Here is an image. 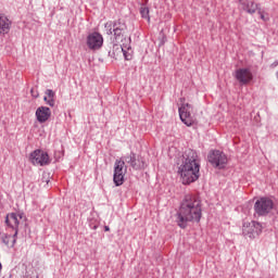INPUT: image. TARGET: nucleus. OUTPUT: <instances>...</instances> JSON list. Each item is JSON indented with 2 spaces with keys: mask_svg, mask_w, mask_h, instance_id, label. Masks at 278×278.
Returning a JSON list of instances; mask_svg holds the SVG:
<instances>
[{
  "mask_svg": "<svg viewBox=\"0 0 278 278\" xmlns=\"http://www.w3.org/2000/svg\"><path fill=\"white\" fill-rule=\"evenodd\" d=\"M202 215L203 210L199 195L186 194L176 213V223L180 229H186L188 223H201Z\"/></svg>",
  "mask_w": 278,
  "mask_h": 278,
  "instance_id": "obj_1",
  "label": "nucleus"
},
{
  "mask_svg": "<svg viewBox=\"0 0 278 278\" xmlns=\"http://www.w3.org/2000/svg\"><path fill=\"white\" fill-rule=\"evenodd\" d=\"M184 162L179 167L180 177L182 184H194L199 177H201V163L199 161V154L192 149L185 151Z\"/></svg>",
  "mask_w": 278,
  "mask_h": 278,
  "instance_id": "obj_2",
  "label": "nucleus"
},
{
  "mask_svg": "<svg viewBox=\"0 0 278 278\" xmlns=\"http://www.w3.org/2000/svg\"><path fill=\"white\" fill-rule=\"evenodd\" d=\"M106 34L112 36L114 34L116 42H123V38H125V34L127 31V24L125 22L117 20L112 24H105Z\"/></svg>",
  "mask_w": 278,
  "mask_h": 278,
  "instance_id": "obj_3",
  "label": "nucleus"
},
{
  "mask_svg": "<svg viewBox=\"0 0 278 278\" xmlns=\"http://www.w3.org/2000/svg\"><path fill=\"white\" fill-rule=\"evenodd\" d=\"M127 168L125 167V161L123 159L116 160L114 163L113 181L115 186H123L125 184V175Z\"/></svg>",
  "mask_w": 278,
  "mask_h": 278,
  "instance_id": "obj_4",
  "label": "nucleus"
},
{
  "mask_svg": "<svg viewBox=\"0 0 278 278\" xmlns=\"http://www.w3.org/2000/svg\"><path fill=\"white\" fill-rule=\"evenodd\" d=\"M274 206H275V203L273 202V200H270L269 198H261L254 204V212L258 216H266L270 214Z\"/></svg>",
  "mask_w": 278,
  "mask_h": 278,
  "instance_id": "obj_5",
  "label": "nucleus"
},
{
  "mask_svg": "<svg viewBox=\"0 0 278 278\" xmlns=\"http://www.w3.org/2000/svg\"><path fill=\"white\" fill-rule=\"evenodd\" d=\"M208 162L215 168H225L227 166V155L220 150H213L208 153Z\"/></svg>",
  "mask_w": 278,
  "mask_h": 278,
  "instance_id": "obj_6",
  "label": "nucleus"
},
{
  "mask_svg": "<svg viewBox=\"0 0 278 278\" xmlns=\"http://www.w3.org/2000/svg\"><path fill=\"white\" fill-rule=\"evenodd\" d=\"M242 233L245 236V238L253 240L254 238H257L260 233H262V224L257 222L244 223Z\"/></svg>",
  "mask_w": 278,
  "mask_h": 278,
  "instance_id": "obj_7",
  "label": "nucleus"
},
{
  "mask_svg": "<svg viewBox=\"0 0 278 278\" xmlns=\"http://www.w3.org/2000/svg\"><path fill=\"white\" fill-rule=\"evenodd\" d=\"M21 220H23V214L10 213L5 217V225L15 230L13 235V244L16 242V237L18 236V225H21Z\"/></svg>",
  "mask_w": 278,
  "mask_h": 278,
  "instance_id": "obj_8",
  "label": "nucleus"
},
{
  "mask_svg": "<svg viewBox=\"0 0 278 278\" xmlns=\"http://www.w3.org/2000/svg\"><path fill=\"white\" fill-rule=\"evenodd\" d=\"M179 116H180V121L187 125V127H192V125L194 124V117H192V104L190 103H185L182 104L179 109Z\"/></svg>",
  "mask_w": 278,
  "mask_h": 278,
  "instance_id": "obj_9",
  "label": "nucleus"
},
{
  "mask_svg": "<svg viewBox=\"0 0 278 278\" xmlns=\"http://www.w3.org/2000/svg\"><path fill=\"white\" fill-rule=\"evenodd\" d=\"M235 79L241 84V86H247L248 84H251L253 81V73L251 72L250 68L243 67V68H238L235 72L233 75Z\"/></svg>",
  "mask_w": 278,
  "mask_h": 278,
  "instance_id": "obj_10",
  "label": "nucleus"
},
{
  "mask_svg": "<svg viewBox=\"0 0 278 278\" xmlns=\"http://www.w3.org/2000/svg\"><path fill=\"white\" fill-rule=\"evenodd\" d=\"M87 47L91 51H97L103 47V36L99 33H91L87 36Z\"/></svg>",
  "mask_w": 278,
  "mask_h": 278,
  "instance_id": "obj_11",
  "label": "nucleus"
},
{
  "mask_svg": "<svg viewBox=\"0 0 278 278\" xmlns=\"http://www.w3.org/2000/svg\"><path fill=\"white\" fill-rule=\"evenodd\" d=\"M30 162L35 166H47L49 164V154L42 150H35L30 154Z\"/></svg>",
  "mask_w": 278,
  "mask_h": 278,
  "instance_id": "obj_12",
  "label": "nucleus"
},
{
  "mask_svg": "<svg viewBox=\"0 0 278 278\" xmlns=\"http://www.w3.org/2000/svg\"><path fill=\"white\" fill-rule=\"evenodd\" d=\"M239 3L244 12H248V14H255L257 10L258 14H262V11H260V4L255 3L254 0H239Z\"/></svg>",
  "mask_w": 278,
  "mask_h": 278,
  "instance_id": "obj_13",
  "label": "nucleus"
},
{
  "mask_svg": "<svg viewBox=\"0 0 278 278\" xmlns=\"http://www.w3.org/2000/svg\"><path fill=\"white\" fill-rule=\"evenodd\" d=\"M35 116L38 123H47L51 118V109L48 106H39L36 110Z\"/></svg>",
  "mask_w": 278,
  "mask_h": 278,
  "instance_id": "obj_14",
  "label": "nucleus"
},
{
  "mask_svg": "<svg viewBox=\"0 0 278 278\" xmlns=\"http://www.w3.org/2000/svg\"><path fill=\"white\" fill-rule=\"evenodd\" d=\"M119 160H123L124 163L126 162V164H129L131 166V168H135V170L144 168V162H142L141 164L138 163V161L136 160V153H134V152H130V154H128Z\"/></svg>",
  "mask_w": 278,
  "mask_h": 278,
  "instance_id": "obj_15",
  "label": "nucleus"
},
{
  "mask_svg": "<svg viewBox=\"0 0 278 278\" xmlns=\"http://www.w3.org/2000/svg\"><path fill=\"white\" fill-rule=\"evenodd\" d=\"M123 53L125 60H130L129 55L127 54V51L125 50V48L122 45L115 43L113 45V48L111 51H109V55L110 58H114L116 60V58H118V55H121Z\"/></svg>",
  "mask_w": 278,
  "mask_h": 278,
  "instance_id": "obj_16",
  "label": "nucleus"
},
{
  "mask_svg": "<svg viewBox=\"0 0 278 278\" xmlns=\"http://www.w3.org/2000/svg\"><path fill=\"white\" fill-rule=\"evenodd\" d=\"M12 27V21L5 16V14H0V34L5 36V34H10V29Z\"/></svg>",
  "mask_w": 278,
  "mask_h": 278,
  "instance_id": "obj_17",
  "label": "nucleus"
},
{
  "mask_svg": "<svg viewBox=\"0 0 278 278\" xmlns=\"http://www.w3.org/2000/svg\"><path fill=\"white\" fill-rule=\"evenodd\" d=\"M140 15H141V18H146L148 21V23H151V16L149 15V8L148 7H144V4H142L140 7Z\"/></svg>",
  "mask_w": 278,
  "mask_h": 278,
  "instance_id": "obj_18",
  "label": "nucleus"
},
{
  "mask_svg": "<svg viewBox=\"0 0 278 278\" xmlns=\"http://www.w3.org/2000/svg\"><path fill=\"white\" fill-rule=\"evenodd\" d=\"M46 94H47L48 99H55V91H53L51 89H47Z\"/></svg>",
  "mask_w": 278,
  "mask_h": 278,
  "instance_id": "obj_19",
  "label": "nucleus"
},
{
  "mask_svg": "<svg viewBox=\"0 0 278 278\" xmlns=\"http://www.w3.org/2000/svg\"><path fill=\"white\" fill-rule=\"evenodd\" d=\"M47 105H50V108H55V98H49Z\"/></svg>",
  "mask_w": 278,
  "mask_h": 278,
  "instance_id": "obj_20",
  "label": "nucleus"
},
{
  "mask_svg": "<svg viewBox=\"0 0 278 278\" xmlns=\"http://www.w3.org/2000/svg\"><path fill=\"white\" fill-rule=\"evenodd\" d=\"M30 93H31V97H34V99H38L39 94H38V91L36 89H31Z\"/></svg>",
  "mask_w": 278,
  "mask_h": 278,
  "instance_id": "obj_21",
  "label": "nucleus"
},
{
  "mask_svg": "<svg viewBox=\"0 0 278 278\" xmlns=\"http://www.w3.org/2000/svg\"><path fill=\"white\" fill-rule=\"evenodd\" d=\"M104 231H110V226H104Z\"/></svg>",
  "mask_w": 278,
  "mask_h": 278,
  "instance_id": "obj_22",
  "label": "nucleus"
},
{
  "mask_svg": "<svg viewBox=\"0 0 278 278\" xmlns=\"http://www.w3.org/2000/svg\"><path fill=\"white\" fill-rule=\"evenodd\" d=\"M43 101L47 103V101H49V97H43Z\"/></svg>",
  "mask_w": 278,
  "mask_h": 278,
  "instance_id": "obj_23",
  "label": "nucleus"
},
{
  "mask_svg": "<svg viewBox=\"0 0 278 278\" xmlns=\"http://www.w3.org/2000/svg\"><path fill=\"white\" fill-rule=\"evenodd\" d=\"M43 181H46V184H49V179H46V180H43Z\"/></svg>",
  "mask_w": 278,
  "mask_h": 278,
  "instance_id": "obj_24",
  "label": "nucleus"
},
{
  "mask_svg": "<svg viewBox=\"0 0 278 278\" xmlns=\"http://www.w3.org/2000/svg\"><path fill=\"white\" fill-rule=\"evenodd\" d=\"M1 268H2V265H1V263H0V270H1Z\"/></svg>",
  "mask_w": 278,
  "mask_h": 278,
  "instance_id": "obj_25",
  "label": "nucleus"
},
{
  "mask_svg": "<svg viewBox=\"0 0 278 278\" xmlns=\"http://www.w3.org/2000/svg\"><path fill=\"white\" fill-rule=\"evenodd\" d=\"M261 18H264V16H263V15H261Z\"/></svg>",
  "mask_w": 278,
  "mask_h": 278,
  "instance_id": "obj_26",
  "label": "nucleus"
},
{
  "mask_svg": "<svg viewBox=\"0 0 278 278\" xmlns=\"http://www.w3.org/2000/svg\"><path fill=\"white\" fill-rule=\"evenodd\" d=\"M36 278H39V276L37 275V277Z\"/></svg>",
  "mask_w": 278,
  "mask_h": 278,
  "instance_id": "obj_27",
  "label": "nucleus"
}]
</instances>
